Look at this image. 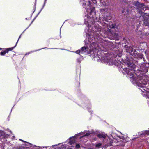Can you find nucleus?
Instances as JSON below:
<instances>
[{
  "mask_svg": "<svg viewBox=\"0 0 149 149\" xmlns=\"http://www.w3.org/2000/svg\"><path fill=\"white\" fill-rule=\"evenodd\" d=\"M15 47L3 49L0 53V54L2 56L4 55L6 53H8L9 51H12Z\"/></svg>",
  "mask_w": 149,
  "mask_h": 149,
  "instance_id": "1",
  "label": "nucleus"
},
{
  "mask_svg": "<svg viewBox=\"0 0 149 149\" xmlns=\"http://www.w3.org/2000/svg\"><path fill=\"white\" fill-rule=\"evenodd\" d=\"M112 22H109V24H110ZM106 25H107V26L108 27H109L110 28H116V25L115 24H112L111 25L110 24H106Z\"/></svg>",
  "mask_w": 149,
  "mask_h": 149,
  "instance_id": "2",
  "label": "nucleus"
},
{
  "mask_svg": "<svg viewBox=\"0 0 149 149\" xmlns=\"http://www.w3.org/2000/svg\"><path fill=\"white\" fill-rule=\"evenodd\" d=\"M97 136L99 138H105L106 137V135L103 134H100L97 135Z\"/></svg>",
  "mask_w": 149,
  "mask_h": 149,
  "instance_id": "3",
  "label": "nucleus"
},
{
  "mask_svg": "<svg viewBox=\"0 0 149 149\" xmlns=\"http://www.w3.org/2000/svg\"><path fill=\"white\" fill-rule=\"evenodd\" d=\"M81 52H85L86 51V48L85 46H84L81 48Z\"/></svg>",
  "mask_w": 149,
  "mask_h": 149,
  "instance_id": "4",
  "label": "nucleus"
},
{
  "mask_svg": "<svg viewBox=\"0 0 149 149\" xmlns=\"http://www.w3.org/2000/svg\"><path fill=\"white\" fill-rule=\"evenodd\" d=\"M5 134L4 132H0V137H1V136H2L3 137H5L4 136V135Z\"/></svg>",
  "mask_w": 149,
  "mask_h": 149,
  "instance_id": "5",
  "label": "nucleus"
},
{
  "mask_svg": "<svg viewBox=\"0 0 149 149\" xmlns=\"http://www.w3.org/2000/svg\"><path fill=\"white\" fill-rule=\"evenodd\" d=\"M75 141L74 139L73 140H70L69 142V143L70 144H74L75 143Z\"/></svg>",
  "mask_w": 149,
  "mask_h": 149,
  "instance_id": "6",
  "label": "nucleus"
},
{
  "mask_svg": "<svg viewBox=\"0 0 149 149\" xmlns=\"http://www.w3.org/2000/svg\"><path fill=\"white\" fill-rule=\"evenodd\" d=\"M75 52L77 54H79V53H81V51L80 50H77Z\"/></svg>",
  "mask_w": 149,
  "mask_h": 149,
  "instance_id": "7",
  "label": "nucleus"
},
{
  "mask_svg": "<svg viewBox=\"0 0 149 149\" xmlns=\"http://www.w3.org/2000/svg\"><path fill=\"white\" fill-rule=\"evenodd\" d=\"M76 147L77 148H79L80 147V146L79 144H77L76 145Z\"/></svg>",
  "mask_w": 149,
  "mask_h": 149,
  "instance_id": "8",
  "label": "nucleus"
},
{
  "mask_svg": "<svg viewBox=\"0 0 149 149\" xmlns=\"http://www.w3.org/2000/svg\"><path fill=\"white\" fill-rule=\"evenodd\" d=\"M101 146V143H99L96 145V147H99Z\"/></svg>",
  "mask_w": 149,
  "mask_h": 149,
  "instance_id": "9",
  "label": "nucleus"
},
{
  "mask_svg": "<svg viewBox=\"0 0 149 149\" xmlns=\"http://www.w3.org/2000/svg\"><path fill=\"white\" fill-rule=\"evenodd\" d=\"M90 134V133H86V134H85V135L84 136H87L89 135Z\"/></svg>",
  "mask_w": 149,
  "mask_h": 149,
  "instance_id": "10",
  "label": "nucleus"
},
{
  "mask_svg": "<svg viewBox=\"0 0 149 149\" xmlns=\"http://www.w3.org/2000/svg\"><path fill=\"white\" fill-rule=\"evenodd\" d=\"M93 2L94 4H96L97 3V1L95 0H93Z\"/></svg>",
  "mask_w": 149,
  "mask_h": 149,
  "instance_id": "11",
  "label": "nucleus"
},
{
  "mask_svg": "<svg viewBox=\"0 0 149 149\" xmlns=\"http://www.w3.org/2000/svg\"><path fill=\"white\" fill-rule=\"evenodd\" d=\"M129 48L130 49L131 52L133 51V48L132 47H130Z\"/></svg>",
  "mask_w": 149,
  "mask_h": 149,
  "instance_id": "12",
  "label": "nucleus"
},
{
  "mask_svg": "<svg viewBox=\"0 0 149 149\" xmlns=\"http://www.w3.org/2000/svg\"><path fill=\"white\" fill-rule=\"evenodd\" d=\"M146 82H145L143 83V85H146Z\"/></svg>",
  "mask_w": 149,
  "mask_h": 149,
  "instance_id": "13",
  "label": "nucleus"
},
{
  "mask_svg": "<svg viewBox=\"0 0 149 149\" xmlns=\"http://www.w3.org/2000/svg\"><path fill=\"white\" fill-rule=\"evenodd\" d=\"M102 10H103V11H105V10H106V12H107V9H103Z\"/></svg>",
  "mask_w": 149,
  "mask_h": 149,
  "instance_id": "14",
  "label": "nucleus"
},
{
  "mask_svg": "<svg viewBox=\"0 0 149 149\" xmlns=\"http://www.w3.org/2000/svg\"><path fill=\"white\" fill-rule=\"evenodd\" d=\"M111 17H110V16L109 17V19H111Z\"/></svg>",
  "mask_w": 149,
  "mask_h": 149,
  "instance_id": "15",
  "label": "nucleus"
},
{
  "mask_svg": "<svg viewBox=\"0 0 149 149\" xmlns=\"http://www.w3.org/2000/svg\"><path fill=\"white\" fill-rule=\"evenodd\" d=\"M148 25H149L148 24H145V26H148Z\"/></svg>",
  "mask_w": 149,
  "mask_h": 149,
  "instance_id": "16",
  "label": "nucleus"
},
{
  "mask_svg": "<svg viewBox=\"0 0 149 149\" xmlns=\"http://www.w3.org/2000/svg\"><path fill=\"white\" fill-rule=\"evenodd\" d=\"M146 134H149V133H148V131H146Z\"/></svg>",
  "mask_w": 149,
  "mask_h": 149,
  "instance_id": "17",
  "label": "nucleus"
},
{
  "mask_svg": "<svg viewBox=\"0 0 149 149\" xmlns=\"http://www.w3.org/2000/svg\"><path fill=\"white\" fill-rule=\"evenodd\" d=\"M1 49H2V48H0V50H1Z\"/></svg>",
  "mask_w": 149,
  "mask_h": 149,
  "instance_id": "18",
  "label": "nucleus"
},
{
  "mask_svg": "<svg viewBox=\"0 0 149 149\" xmlns=\"http://www.w3.org/2000/svg\"><path fill=\"white\" fill-rule=\"evenodd\" d=\"M127 52H130V51H127Z\"/></svg>",
  "mask_w": 149,
  "mask_h": 149,
  "instance_id": "19",
  "label": "nucleus"
},
{
  "mask_svg": "<svg viewBox=\"0 0 149 149\" xmlns=\"http://www.w3.org/2000/svg\"><path fill=\"white\" fill-rule=\"evenodd\" d=\"M145 22H144V24H145Z\"/></svg>",
  "mask_w": 149,
  "mask_h": 149,
  "instance_id": "20",
  "label": "nucleus"
}]
</instances>
